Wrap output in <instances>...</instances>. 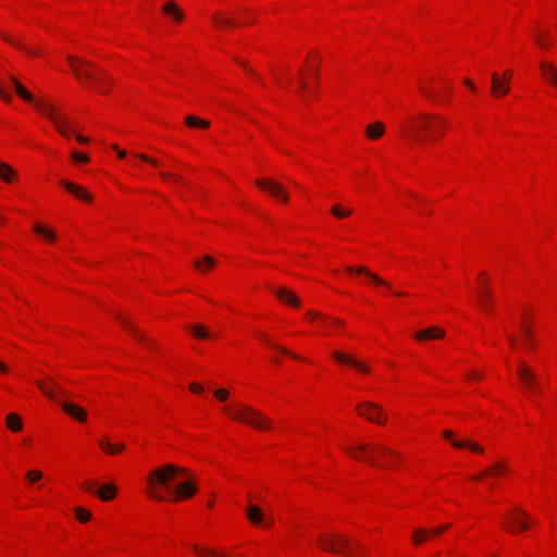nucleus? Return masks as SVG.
Instances as JSON below:
<instances>
[{
    "mask_svg": "<svg viewBox=\"0 0 557 557\" xmlns=\"http://www.w3.org/2000/svg\"><path fill=\"white\" fill-rule=\"evenodd\" d=\"M0 372L1 373H8L9 372V368L8 366H5L3 362L0 361Z\"/></svg>",
    "mask_w": 557,
    "mask_h": 557,
    "instance_id": "bf43d9fd",
    "label": "nucleus"
},
{
    "mask_svg": "<svg viewBox=\"0 0 557 557\" xmlns=\"http://www.w3.org/2000/svg\"><path fill=\"white\" fill-rule=\"evenodd\" d=\"M257 186L260 188L267 190L270 195L273 197L283 200L284 202L288 201V195L285 191L284 187L271 178H257L256 180Z\"/></svg>",
    "mask_w": 557,
    "mask_h": 557,
    "instance_id": "9b49d317",
    "label": "nucleus"
},
{
    "mask_svg": "<svg viewBox=\"0 0 557 557\" xmlns=\"http://www.w3.org/2000/svg\"><path fill=\"white\" fill-rule=\"evenodd\" d=\"M384 132L385 126L382 122L369 124L366 128V134L370 139H379L383 136Z\"/></svg>",
    "mask_w": 557,
    "mask_h": 557,
    "instance_id": "393cba45",
    "label": "nucleus"
},
{
    "mask_svg": "<svg viewBox=\"0 0 557 557\" xmlns=\"http://www.w3.org/2000/svg\"><path fill=\"white\" fill-rule=\"evenodd\" d=\"M225 411L231 419L257 430L264 431L272 428L271 420L264 413L251 406L238 403L234 404L232 407H225Z\"/></svg>",
    "mask_w": 557,
    "mask_h": 557,
    "instance_id": "423d86ee",
    "label": "nucleus"
},
{
    "mask_svg": "<svg viewBox=\"0 0 557 557\" xmlns=\"http://www.w3.org/2000/svg\"><path fill=\"white\" fill-rule=\"evenodd\" d=\"M507 471H508L507 466L504 462L499 461V462L492 465L490 468L484 470L482 473L475 475L474 479L482 480L484 476L500 475V474L506 473Z\"/></svg>",
    "mask_w": 557,
    "mask_h": 557,
    "instance_id": "412c9836",
    "label": "nucleus"
},
{
    "mask_svg": "<svg viewBox=\"0 0 557 557\" xmlns=\"http://www.w3.org/2000/svg\"><path fill=\"white\" fill-rule=\"evenodd\" d=\"M136 157L145 162H148L150 163L151 165L153 166H157L159 165V162L156 160V159H152L150 157H148L147 154H144V153H137Z\"/></svg>",
    "mask_w": 557,
    "mask_h": 557,
    "instance_id": "a18cd8bd",
    "label": "nucleus"
},
{
    "mask_svg": "<svg viewBox=\"0 0 557 557\" xmlns=\"http://www.w3.org/2000/svg\"><path fill=\"white\" fill-rule=\"evenodd\" d=\"M344 450L354 459L366 461L374 467L388 468L389 465L380 461L383 457L399 459L400 455L382 444L359 443L355 446L344 447Z\"/></svg>",
    "mask_w": 557,
    "mask_h": 557,
    "instance_id": "20e7f679",
    "label": "nucleus"
},
{
    "mask_svg": "<svg viewBox=\"0 0 557 557\" xmlns=\"http://www.w3.org/2000/svg\"><path fill=\"white\" fill-rule=\"evenodd\" d=\"M194 550L197 555L202 556V557H216V556L226 557L224 555H218V553L213 549L200 548L197 545L194 546Z\"/></svg>",
    "mask_w": 557,
    "mask_h": 557,
    "instance_id": "4c0bfd02",
    "label": "nucleus"
},
{
    "mask_svg": "<svg viewBox=\"0 0 557 557\" xmlns=\"http://www.w3.org/2000/svg\"><path fill=\"white\" fill-rule=\"evenodd\" d=\"M318 76H319V75H318V72H317V71H313V77H314L315 79H318Z\"/></svg>",
    "mask_w": 557,
    "mask_h": 557,
    "instance_id": "774afa93",
    "label": "nucleus"
},
{
    "mask_svg": "<svg viewBox=\"0 0 557 557\" xmlns=\"http://www.w3.org/2000/svg\"><path fill=\"white\" fill-rule=\"evenodd\" d=\"M307 317L310 320H315V319L321 318V314L319 312H317V311H309V312H307Z\"/></svg>",
    "mask_w": 557,
    "mask_h": 557,
    "instance_id": "864d4df0",
    "label": "nucleus"
},
{
    "mask_svg": "<svg viewBox=\"0 0 557 557\" xmlns=\"http://www.w3.org/2000/svg\"><path fill=\"white\" fill-rule=\"evenodd\" d=\"M72 159L76 162L86 163L89 161V158L86 154L79 153L77 151L72 152Z\"/></svg>",
    "mask_w": 557,
    "mask_h": 557,
    "instance_id": "c03bdc74",
    "label": "nucleus"
},
{
    "mask_svg": "<svg viewBox=\"0 0 557 557\" xmlns=\"http://www.w3.org/2000/svg\"><path fill=\"white\" fill-rule=\"evenodd\" d=\"M76 139L81 143V144H87L88 143V138L87 137H84L82 135H76Z\"/></svg>",
    "mask_w": 557,
    "mask_h": 557,
    "instance_id": "13d9d810",
    "label": "nucleus"
},
{
    "mask_svg": "<svg viewBox=\"0 0 557 557\" xmlns=\"http://www.w3.org/2000/svg\"><path fill=\"white\" fill-rule=\"evenodd\" d=\"M421 92L429 99L431 100H435V96H434V92L426 88V87H421Z\"/></svg>",
    "mask_w": 557,
    "mask_h": 557,
    "instance_id": "09e8293b",
    "label": "nucleus"
},
{
    "mask_svg": "<svg viewBox=\"0 0 557 557\" xmlns=\"http://www.w3.org/2000/svg\"><path fill=\"white\" fill-rule=\"evenodd\" d=\"M161 176H162L163 178H170V177H171V178H173L174 181H181V180H182V177H181V176L175 175V174H171V173H166V172H161Z\"/></svg>",
    "mask_w": 557,
    "mask_h": 557,
    "instance_id": "3c124183",
    "label": "nucleus"
},
{
    "mask_svg": "<svg viewBox=\"0 0 557 557\" xmlns=\"http://www.w3.org/2000/svg\"><path fill=\"white\" fill-rule=\"evenodd\" d=\"M162 11L164 14L171 16L177 22H181L184 18V13L180 10L174 1H168L163 5Z\"/></svg>",
    "mask_w": 557,
    "mask_h": 557,
    "instance_id": "5701e85b",
    "label": "nucleus"
},
{
    "mask_svg": "<svg viewBox=\"0 0 557 557\" xmlns=\"http://www.w3.org/2000/svg\"><path fill=\"white\" fill-rule=\"evenodd\" d=\"M508 522L504 523L506 530L511 533L525 531L530 528L531 517L522 509L517 508L507 513Z\"/></svg>",
    "mask_w": 557,
    "mask_h": 557,
    "instance_id": "1a4fd4ad",
    "label": "nucleus"
},
{
    "mask_svg": "<svg viewBox=\"0 0 557 557\" xmlns=\"http://www.w3.org/2000/svg\"><path fill=\"white\" fill-rule=\"evenodd\" d=\"M100 447L109 455H115L124 449V444H111L107 437L99 441Z\"/></svg>",
    "mask_w": 557,
    "mask_h": 557,
    "instance_id": "c85d7f7f",
    "label": "nucleus"
},
{
    "mask_svg": "<svg viewBox=\"0 0 557 557\" xmlns=\"http://www.w3.org/2000/svg\"><path fill=\"white\" fill-rule=\"evenodd\" d=\"M318 546L325 550L335 554H350L357 556V554L350 553V546H355L358 550L362 549L359 543H352L347 536L339 533H323L317 539Z\"/></svg>",
    "mask_w": 557,
    "mask_h": 557,
    "instance_id": "6e6552de",
    "label": "nucleus"
},
{
    "mask_svg": "<svg viewBox=\"0 0 557 557\" xmlns=\"http://www.w3.org/2000/svg\"><path fill=\"white\" fill-rule=\"evenodd\" d=\"M62 186L71 194H73L76 198L90 202L92 200V196L83 187L77 184L67 181H61Z\"/></svg>",
    "mask_w": 557,
    "mask_h": 557,
    "instance_id": "f3484780",
    "label": "nucleus"
},
{
    "mask_svg": "<svg viewBox=\"0 0 557 557\" xmlns=\"http://www.w3.org/2000/svg\"><path fill=\"white\" fill-rule=\"evenodd\" d=\"M214 396H215L219 400L224 401V400H226V399H227V397H228V392H227L226 389H224V388H220V389H216V391L214 392Z\"/></svg>",
    "mask_w": 557,
    "mask_h": 557,
    "instance_id": "49530a36",
    "label": "nucleus"
},
{
    "mask_svg": "<svg viewBox=\"0 0 557 557\" xmlns=\"http://www.w3.org/2000/svg\"><path fill=\"white\" fill-rule=\"evenodd\" d=\"M518 376L521 380L522 384L530 391V392H540L539 386V377L536 374L524 363H520L517 370Z\"/></svg>",
    "mask_w": 557,
    "mask_h": 557,
    "instance_id": "f8f14e48",
    "label": "nucleus"
},
{
    "mask_svg": "<svg viewBox=\"0 0 557 557\" xmlns=\"http://www.w3.org/2000/svg\"><path fill=\"white\" fill-rule=\"evenodd\" d=\"M299 76H300V84H299L300 90L305 91L307 89V84L305 83L304 77H302V70H300Z\"/></svg>",
    "mask_w": 557,
    "mask_h": 557,
    "instance_id": "6e6d98bb",
    "label": "nucleus"
},
{
    "mask_svg": "<svg viewBox=\"0 0 557 557\" xmlns=\"http://www.w3.org/2000/svg\"><path fill=\"white\" fill-rule=\"evenodd\" d=\"M500 79L509 85V82L511 79V72L510 71H506L503 74V78H500Z\"/></svg>",
    "mask_w": 557,
    "mask_h": 557,
    "instance_id": "5fc2aeb1",
    "label": "nucleus"
},
{
    "mask_svg": "<svg viewBox=\"0 0 557 557\" xmlns=\"http://www.w3.org/2000/svg\"><path fill=\"white\" fill-rule=\"evenodd\" d=\"M75 515H76V518L83 523L89 521V519L91 517V513L82 507L75 508Z\"/></svg>",
    "mask_w": 557,
    "mask_h": 557,
    "instance_id": "58836bf2",
    "label": "nucleus"
},
{
    "mask_svg": "<svg viewBox=\"0 0 557 557\" xmlns=\"http://www.w3.org/2000/svg\"><path fill=\"white\" fill-rule=\"evenodd\" d=\"M7 426L13 432H18L23 429L22 419L16 413H9L7 416Z\"/></svg>",
    "mask_w": 557,
    "mask_h": 557,
    "instance_id": "7c9ffc66",
    "label": "nucleus"
},
{
    "mask_svg": "<svg viewBox=\"0 0 557 557\" xmlns=\"http://www.w3.org/2000/svg\"><path fill=\"white\" fill-rule=\"evenodd\" d=\"M465 84L471 89V90H475V86L474 84L469 79V78H466L465 79Z\"/></svg>",
    "mask_w": 557,
    "mask_h": 557,
    "instance_id": "4d7b16f0",
    "label": "nucleus"
},
{
    "mask_svg": "<svg viewBox=\"0 0 557 557\" xmlns=\"http://www.w3.org/2000/svg\"><path fill=\"white\" fill-rule=\"evenodd\" d=\"M246 515L251 523L259 524L263 521V512L255 505L247 507Z\"/></svg>",
    "mask_w": 557,
    "mask_h": 557,
    "instance_id": "cd10ccee",
    "label": "nucleus"
},
{
    "mask_svg": "<svg viewBox=\"0 0 557 557\" xmlns=\"http://www.w3.org/2000/svg\"><path fill=\"white\" fill-rule=\"evenodd\" d=\"M334 323L337 324V325H343L344 322L342 320H334Z\"/></svg>",
    "mask_w": 557,
    "mask_h": 557,
    "instance_id": "69168bd1",
    "label": "nucleus"
},
{
    "mask_svg": "<svg viewBox=\"0 0 557 557\" xmlns=\"http://www.w3.org/2000/svg\"><path fill=\"white\" fill-rule=\"evenodd\" d=\"M49 382L51 384V387L47 386L41 381L37 382V386L47 397L58 403L69 416H71L72 418L79 422H85L87 419L86 410L73 403L61 400L59 396L66 397L67 393L54 380L49 379Z\"/></svg>",
    "mask_w": 557,
    "mask_h": 557,
    "instance_id": "0eeeda50",
    "label": "nucleus"
},
{
    "mask_svg": "<svg viewBox=\"0 0 557 557\" xmlns=\"http://www.w3.org/2000/svg\"><path fill=\"white\" fill-rule=\"evenodd\" d=\"M276 293V296L277 298L281 300V301H284L288 305H292L294 307H299L300 306V300L298 299V297L293 293L290 292L289 289L285 288V287H280L275 290Z\"/></svg>",
    "mask_w": 557,
    "mask_h": 557,
    "instance_id": "aec40b11",
    "label": "nucleus"
},
{
    "mask_svg": "<svg viewBox=\"0 0 557 557\" xmlns=\"http://www.w3.org/2000/svg\"><path fill=\"white\" fill-rule=\"evenodd\" d=\"M359 414L371 422L384 424L386 417L383 409L374 403H362L357 406Z\"/></svg>",
    "mask_w": 557,
    "mask_h": 557,
    "instance_id": "9d476101",
    "label": "nucleus"
},
{
    "mask_svg": "<svg viewBox=\"0 0 557 557\" xmlns=\"http://www.w3.org/2000/svg\"><path fill=\"white\" fill-rule=\"evenodd\" d=\"M508 342L510 343L511 346H515L516 344V339L512 336H508Z\"/></svg>",
    "mask_w": 557,
    "mask_h": 557,
    "instance_id": "e2e57ef3",
    "label": "nucleus"
},
{
    "mask_svg": "<svg viewBox=\"0 0 557 557\" xmlns=\"http://www.w3.org/2000/svg\"><path fill=\"white\" fill-rule=\"evenodd\" d=\"M430 536L429 531L425 529H416L412 535L414 545H421Z\"/></svg>",
    "mask_w": 557,
    "mask_h": 557,
    "instance_id": "f704fd0d",
    "label": "nucleus"
},
{
    "mask_svg": "<svg viewBox=\"0 0 557 557\" xmlns=\"http://www.w3.org/2000/svg\"><path fill=\"white\" fill-rule=\"evenodd\" d=\"M16 176L17 173L14 171L12 166H10L7 163L0 162V178H2L7 183H10Z\"/></svg>",
    "mask_w": 557,
    "mask_h": 557,
    "instance_id": "2f4dec72",
    "label": "nucleus"
},
{
    "mask_svg": "<svg viewBox=\"0 0 557 557\" xmlns=\"http://www.w3.org/2000/svg\"><path fill=\"white\" fill-rule=\"evenodd\" d=\"M346 271L349 273L362 274V275L367 276L369 280H371L374 284H376L379 286H384L386 288H391V284L388 282L381 278L379 275L372 273L366 267H358V268L347 267Z\"/></svg>",
    "mask_w": 557,
    "mask_h": 557,
    "instance_id": "2eb2a0df",
    "label": "nucleus"
},
{
    "mask_svg": "<svg viewBox=\"0 0 557 557\" xmlns=\"http://www.w3.org/2000/svg\"><path fill=\"white\" fill-rule=\"evenodd\" d=\"M449 528H450V524H445V525L436 527L433 530L429 531V534L430 535H440L444 531L448 530Z\"/></svg>",
    "mask_w": 557,
    "mask_h": 557,
    "instance_id": "de8ad7c7",
    "label": "nucleus"
},
{
    "mask_svg": "<svg viewBox=\"0 0 557 557\" xmlns=\"http://www.w3.org/2000/svg\"><path fill=\"white\" fill-rule=\"evenodd\" d=\"M83 487L90 493L97 494L103 502L112 500L116 495V487L112 483L104 484L100 488H97L95 482L88 481L83 484Z\"/></svg>",
    "mask_w": 557,
    "mask_h": 557,
    "instance_id": "ddd939ff",
    "label": "nucleus"
},
{
    "mask_svg": "<svg viewBox=\"0 0 557 557\" xmlns=\"http://www.w3.org/2000/svg\"><path fill=\"white\" fill-rule=\"evenodd\" d=\"M444 335H445L444 330L436 327V326L419 331L414 334V336L418 341L442 338V337H444Z\"/></svg>",
    "mask_w": 557,
    "mask_h": 557,
    "instance_id": "6ab92c4d",
    "label": "nucleus"
},
{
    "mask_svg": "<svg viewBox=\"0 0 557 557\" xmlns=\"http://www.w3.org/2000/svg\"><path fill=\"white\" fill-rule=\"evenodd\" d=\"M194 265L197 270L205 272L215 265V260L210 256H205L202 261L196 260Z\"/></svg>",
    "mask_w": 557,
    "mask_h": 557,
    "instance_id": "473e14b6",
    "label": "nucleus"
},
{
    "mask_svg": "<svg viewBox=\"0 0 557 557\" xmlns=\"http://www.w3.org/2000/svg\"><path fill=\"white\" fill-rule=\"evenodd\" d=\"M509 85L503 82L497 73L492 74V94L499 97L509 92Z\"/></svg>",
    "mask_w": 557,
    "mask_h": 557,
    "instance_id": "a211bd4d",
    "label": "nucleus"
},
{
    "mask_svg": "<svg viewBox=\"0 0 557 557\" xmlns=\"http://www.w3.org/2000/svg\"><path fill=\"white\" fill-rule=\"evenodd\" d=\"M262 338H263L264 341H267V342L269 343V345H270V346H272L273 348L277 349L278 351H281V352H283V354H285V355H287V356H290V357H293V358L300 359V357H299V356H297V355L293 354V352H292V351H289L287 348H285V347H283V346H278V345H276V344L272 343V342H271V341H270L265 335H263V336H262Z\"/></svg>",
    "mask_w": 557,
    "mask_h": 557,
    "instance_id": "ea45409f",
    "label": "nucleus"
},
{
    "mask_svg": "<svg viewBox=\"0 0 557 557\" xmlns=\"http://www.w3.org/2000/svg\"><path fill=\"white\" fill-rule=\"evenodd\" d=\"M468 376H469V377H471V379H475V377H479V376H480V374H479V373H476V372H470V373L468 374Z\"/></svg>",
    "mask_w": 557,
    "mask_h": 557,
    "instance_id": "680f3d73",
    "label": "nucleus"
},
{
    "mask_svg": "<svg viewBox=\"0 0 557 557\" xmlns=\"http://www.w3.org/2000/svg\"><path fill=\"white\" fill-rule=\"evenodd\" d=\"M445 123L446 121L440 115L422 113L411 117L404 132L408 133L417 143L431 141Z\"/></svg>",
    "mask_w": 557,
    "mask_h": 557,
    "instance_id": "7ed1b4c3",
    "label": "nucleus"
},
{
    "mask_svg": "<svg viewBox=\"0 0 557 557\" xmlns=\"http://www.w3.org/2000/svg\"><path fill=\"white\" fill-rule=\"evenodd\" d=\"M523 333H524L525 344L528 346H532L534 338H533L531 329L527 325H523Z\"/></svg>",
    "mask_w": 557,
    "mask_h": 557,
    "instance_id": "37998d69",
    "label": "nucleus"
},
{
    "mask_svg": "<svg viewBox=\"0 0 557 557\" xmlns=\"http://www.w3.org/2000/svg\"><path fill=\"white\" fill-rule=\"evenodd\" d=\"M122 324L141 343H149L150 341L133 324H131L129 321L124 319L123 317L117 315Z\"/></svg>",
    "mask_w": 557,
    "mask_h": 557,
    "instance_id": "c756f323",
    "label": "nucleus"
},
{
    "mask_svg": "<svg viewBox=\"0 0 557 557\" xmlns=\"http://www.w3.org/2000/svg\"><path fill=\"white\" fill-rule=\"evenodd\" d=\"M479 305L482 310L491 311L493 308V294L490 289H482L478 293Z\"/></svg>",
    "mask_w": 557,
    "mask_h": 557,
    "instance_id": "4be33fe9",
    "label": "nucleus"
},
{
    "mask_svg": "<svg viewBox=\"0 0 557 557\" xmlns=\"http://www.w3.org/2000/svg\"><path fill=\"white\" fill-rule=\"evenodd\" d=\"M185 122L190 127L208 128L210 123L195 115H187Z\"/></svg>",
    "mask_w": 557,
    "mask_h": 557,
    "instance_id": "72a5a7b5",
    "label": "nucleus"
},
{
    "mask_svg": "<svg viewBox=\"0 0 557 557\" xmlns=\"http://www.w3.org/2000/svg\"><path fill=\"white\" fill-rule=\"evenodd\" d=\"M194 335L200 339H207L210 337V333L206 326L201 324H195L190 327Z\"/></svg>",
    "mask_w": 557,
    "mask_h": 557,
    "instance_id": "c9c22d12",
    "label": "nucleus"
},
{
    "mask_svg": "<svg viewBox=\"0 0 557 557\" xmlns=\"http://www.w3.org/2000/svg\"><path fill=\"white\" fill-rule=\"evenodd\" d=\"M236 61H237V63H238L239 65H242V66L246 67V64H245L244 62H242V61H239V60H236Z\"/></svg>",
    "mask_w": 557,
    "mask_h": 557,
    "instance_id": "338daca9",
    "label": "nucleus"
},
{
    "mask_svg": "<svg viewBox=\"0 0 557 557\" xmlns=\"http://www.w3.org/2000/svg\"><path fill=\"white\" fill-rule=\"evenodd\" d=\"M189 388L193 393H201L203 387L199 383H190Z\"/></svg>",
    "mask_w": 557,
    "mask_h": 557,
    "instance_id": "8fccbe9b",
    "label": "nucleus"
},
{
    "mask_svg": "<svg viewBox=\"0 0 557 557\" xmlns=\"http://www.w3.org/2000/svg\"><path fill=\"white\" fill-rule=\"evenodd\" d=\"M0 36L9 44L13 45L14 47H16L17 49H20L21 51L25 52L26 54L28 55H33V57H36L39 54V52L35 49H32V48H28L26 47L25 45H23L22 42L17 41V40H14L12 39L10 36H8L7 34L4 33H1Z\"/></svg>",
    "mask_w": 557,
    "mask_h": 557,
    "instance_id": "bb28decb",
    "label": "nucleus"
},
{
    "mask_svg": "<svg viewBox=\"0 0 557 557\" xmlns=\"http://www.w3.org/2000/svg\"><path fill=\"white\" fill-rule=\"evenodd\" d=\"M26 478L30 483H35L42 478V473L38 470H29L26 473Z\"/></svg>",
    "mask_w": 557,
    "mask_h": 557,
    "instance_id": "79ce46f5",
    "label": "nucleus"
},
{
    "mask_svg": "<svg viewBox=\"0 0 557 557\" xmlns=\"http://www.w3.org/2000/svg\"><path fill=\"white\" fill-rule=\"evenodd\" d=\"M119 157L120 158L126 157V151H124V150L119 151Z\"/></svg>",
    "mask_w": 557,
    "mask_h": 557,
    "instance_id": "0e129e2a",
    "label": "nucleus"
},
{
    "mask_svg": "<svg viewBox=\"0 0 557 557\" xmlns=\"http://www.w3.org/2000/svg\"><path fill=\"white\" fill-rule=\"evenodd\" d=\"M34 231H35L37 234L42 235V236L47 237V238H48V239H50V240L55 239V234H54L52 231H50V230H48V228L44 227L42 225L35 224V226H34Z\"/></svg>",
    "mask_w": 557,
    "mask_h": 557,
    "instance_id": "e433bc0d",
    "label": "nucleus"
},
{
    "mask_svg": "<svg viewBox=\"0 0 557 557\" xmlns=\"http://www.w3.org/2000/svg\"><path fill=\"white\" fill-rule=\"evenodd\" d=\"M0 98H2L4 101L10 102L12 100V97L8 95L3 88L0 86Z\"/></svg>",
    "mask_w": 557,
    "mask_h": 557,
    "instance_id": "603ef678",
    "label": "nucleus"
},
{
    "mask_svg": "<svg viewBox=\"0 0 557 557\" xmlns=\"http://www.w3.org/2000/svg\"><path fill=\"white\" fill-rule=\"evenodd\" d=\"M10 83L14 87L16 94L27 102L33 103L42 114H45L55 126L58 132L65 137H69L71 125L67 117H62L57 114L55 108L46 99L34 100V97L26 88L14 77L9 76Z\"/></svg>",
    "mask_w": 557,
    "mask_h": 557,
    "instance_id": "f03ea898",
    "label": "nucleus"
},
{
    "mask_svg": "<svg viewBox=\"0 0 557 557\" xmlns=\"http://www.w3.org/2000/svg\"><path fill=\"white\" fill-rule=\"evenodd\" d=\"M211 20H212L213 24L220 29L227 27V26L236 25V23L231 17L223 14L222 12H215L212 15Z\"/></svg>",
    "mask_w": 557,
    "mask_h": 557,
    "instance_id": "a878e982",
    "label": "nucleus"
},
{
    "mask_svg": "<svg viewBox=\"0 0 557 557\" xmlns=\"http://www.w3.org/2000/svg\"><path fill=\"white\" fill-rule=\"evenodd\" d=\"M537 44L543 47V48H547L548 47V44L546 42V40H543L541 38L537 39Z\"/></svg>",
    "mask_w": 557,
    "mask_h": 557,
    "instance_id": "052dcab7",
    "label": "nucleus"
},
{
    "mask_svg": "<svg viewBox=\"0 0 557 557\" xmlns=\"http://www.w3.org/2000/svg\"><path fill=\"white\" fill-rule=\"evenodd\" d=\"M544 77L557 87V67L550 63L542 62L540 64Z\"/></svg>",
    "mask_w": 557,
    "mask_h": 557,
    "instance_id": "b1692460",
    "label": "nucleus"
},
{
    "mask_svg": "<svg viewBox=\"0 0 557 557\" xmlns=\"http://www.w3.org/2000/svg\"><path fill=\"white\" fill-rule=\"evenodd\" d=\"M443 436L450 441L451 445L456 448H469L470 450L474 453L482 454L484 451L483 447L476 443L470 442V441H455L453 440V432L449 430H446L443 432Z\"/></svg>",
    "mask_w": 557,
    "mask_h": 557,
    "instance_id": "dca6fc26",
    "label": "nucleus"
},
{
    "mask_svg": "<svg viewBox=\"0 0 557 557\" xmlns=\"http://www.w3.org/2000/svg\"><path fill=\"white\" fill-rule=\"evenodd\" d=\"M331 212L336 218H339V219L346 218V216H348L351 213V211L349 209L344 210L342 207H339L337 205L332 207Z\"/></svg>",
    "mask_w": 557,
    "mask_h": 557,
    "instance_id": "a19ab883",
    "label": "nucleus"
},
{
    "mask_svg": "<svg viewBox=\"0 0 557 557\" xmlns=\"http://www.w3.org/2000/svg\"><path fill=\"white\" fill-rule=\"evenodd\" d=\"M67 61L78 81L86 79L94 83L101 92H107L103 85L111 84V78L95 63L73 55H69Z\"/></svg>",
    "mask_w": 557,
    "mask_h": 557,
    "instance_id": "39448f33",
    "label": "nucleus"
},
{
    "mask_svg": "<svg viewBox=\"0 0 557 557\" xmlns=\"http://www.w3.org/2000/svg\"><path fill=\"white\" fill-rule=\"evenodd\" d=\"M177 476L187 478V469L166 463L152 470L147 478L149 485L147 494L156 500H165L168 498L159 491L163 488L170 493V500L191 497L196 493V487L189 481L172 484Z\"/></svg>",
    "mask_w": 557,
    "mask_h": 557,
    "instance_id": "f257e3e1",
    "label": "nucleus"
},
{
    "mask_svg": "<svg viewBox=\"0 0 557 557\" xmlns=\"http://www.w3.org/2000/svg\"><path fill=\"white\" fill-rule=\"evenodd\" d=\"M332 356L336 361L344 363V364L351 366L362 373L370 372V368L366 363L359 361L358 359L354 358L350 355H347V354L336 350L332 354Z\"/></svg>",
    "mask_w": 557,
    "mask_h": 557,
    "instance_id": "4468645a",
    "label": "nucleus"
}]
</instances>
